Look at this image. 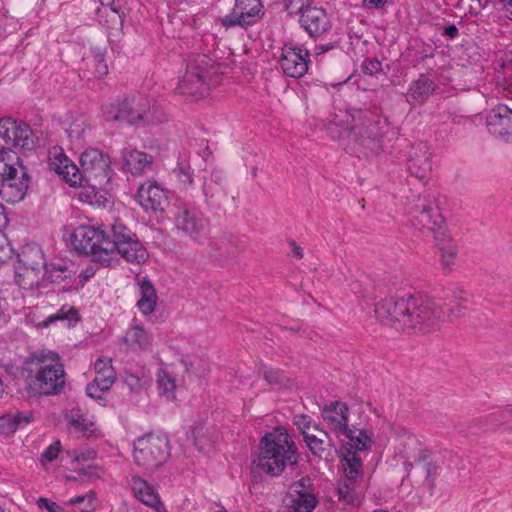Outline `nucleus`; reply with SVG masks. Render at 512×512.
Here are the masks:
<instances>
[{
	"label": "nucleus",
	"mask_w": 512,
	"mask_h": 512,
	"mask_svg": "<svg viewBox=\"0 0 512 512\" xmlns=\"http://www.w3.org/2000/svg\"><path fill=\"white\" fill-rule=\"evenodd\" d=\"M502 3V9L507 17L512 21V0H499Z\"/></svg>",
	"instance_id": "obj_61"
},
{
	"label": "nucleus",
	"mask_w": 512,
	"mask_h": 512,
	"mask_svg": "<svg viewBox=\"0 0 512 512\" xmlns=\"http://www.w3.org/2000/svg\"><path fill=\"white\" fill-rule=\"evenodd\" d=\"M102 115L106 121H121V103H108L102 106Z\"/></svg>",
	"instance_id": "obj_45"
},
{
	"label": "nucleus",
	"mask_w": 512,
	"mask_h": 512,
	"mask_svg": "<svg viewBox=\"0 0 512 512\" xmlns=\"http://www.w3.org/2000/svg\"><path fill=\"white\" fill-rule=\"evenodd\" d=\"M78 312L74 307L63 305L56 313L49 315L46 319L35 322L37 328H46L59 320L77 321Z\"/></svg>",
	"instance_id": "obj_37"
},
{
	"label": "nucleus",
	"mask_w": 512,
	"mask_h": 512,
	"mask_svg": "<svg viewBox=\"0 0 512 512\" xmlns=\"http://www.w3.org/2000/svg\"><path fill=\"white\" fill-rule=\"evenodd\" d=\"M221 175L218 172H213L209 179L203 183V193L205 202L213 207H220L226 198V191L220 183Z\"/></svg>",
	"instance_id": "obj_28"
},
{
	"label": "nucleus",
	"mask_w": 512,
	"mask_h": 512,
	"mask_svg": "<svg viewBox=\"0 0 512 512\" xmlns=\"http://www.w3.org/2000/svg\"><path fill=\"white\" fill-rule=\"evenodd\" d=\"M151 336L139 325L132 326L124 337L125 343L133 350H146L151 345Z\"/></svg>",
	"instance_id": "obj_32"
},
{
	"label": "nucleus",
	"mask_w": 512,
	"mask_h": 512,
	"mask_svg": "<svg viewBox=\"0 0 512 512\" xmlns=\"http://www.w3.org/2000/svg\"><path fill=\"white\" fill-rule=\"evenodd\" d=\"M342 466L345 475L343 480L358 484V481L362 478V462L358 454L356 452H348L343 459Z\"/></svg>",
	"instance_id": "obj_33"
},
{
	"label": "nucleus",
	"mask_w": 512,
	"mask_h": 512,
	"mask_svg": "<svg viewBox=\"0 0 512 512\" xmlns=\"http://www.w3.org/2000/svg\"><path fill=\"white\" fill-rule=\"evenodd\" d=\"M102 5L109 6L110 11L112 12V22L117 23L121 22V17L118 13V7L115 5L114 0H100Z\"/></svg>",
	"instance_id": "obj_57"
},
{
	"label": "nucleus",
	"mask_w": 512,
	"mask_h": 512,
	"mask_svg": "<svg viewBox=\"0 0 512 512\" xmlns=\"http://www.w3.org/2000/svg\"><path fill=\"white\" fill-rule=\"evenodd\" d=\"M35 418V414L32 411H19L12 414V420L15 425V429L27 426Z\"/></svg>",
	"instance_id": "obj_48"
},
{
	"label": "nucleus",
	"mask_w": 512,
	"mask_h": 512,
	"mask_svg": "<svg viewBox=\"0 0 512 512\" xmlns=\"http://www.w3.org/2000/svg\"><path fill=\"white\" fill-rule=\"evenodd\" d=\"M93 61L95 63V72L102 77L108 74V66L104 61V52L97 48L94 50Z\"/></svg>",
	"instance_id": "obj_50"
},
{
	"label": "nucleus",
	"mask_w": 512,
	"mask_h": 512,
	"mask_svg": "<svg viewBox=\"0 0 512 512\" xmlns=\"http://www.w3.org/2000/svg\"><path fill=\"white\" fill-rule=\"evenodd\" d=\"M304 441L311 453L320 459L328 460L336 451L327 432H320L318 435L308 434Z\"/></svg>",
	"instance_id": "obj_25"
},
{
	"label": "nucleus",
	"mask_w": 512,
	"mask_h": 512,
	"mask_svg": "<svg viewBox=\"0 0 512 512\" xmlns=\"http://www.w3.org/2000/svg\"><path fill=\"white\" fill-rule=\"evenodd\" d=\"M130 487L134 497L155 512H167L156 488L139 476H132Z\"/></svg>",
	"instance_id": "obj_20"
},
{
	"label": "nucleus",
	"mask_w": 512,
	"mask_h": 512,
	"mask_svg": "<svg viewBox=\"0 0 512 512\" xmlns=\"http://www.w3.org/2000/svg\"><path fill=\"white\" fill-rule=\"evenodd\" d=\"M173 221L178 233L194 242L200 243L207 237L208 220L193 208L177 207Z\"/></svg>",
	"instance_id": "obj_12"
},
{
	"label": "nucleus",
	"mask_w": 512,
	"mask_h": 512,
	"mask_svg": "<svg viewBox=\"0 0 512 512\" xmlns=\"http://www.w3.org/2000/svg\"><path fill=\"white\" fill-rule=\"evenodd\" d=\"M88 499L89 508H93V502L96 500V494L93 491H90L87 495L76 496L68 501L69 505H77Z\"/></svg>",
	"instance_id": "obj_54"
},
{
	"label": "nucleus",
	"mask_w": 512,
	"mask_h": 512,
	"mask_svg": "<svg viewBox=\"0 0 512 512\" xmlns=\"http://www.w3.org/2000/svg\"><path fill=\"white\" fill-rule=\"evenodd\" d=\"M173 173L184 186L193 184V169L186 160H179L177 166L173 169Z\"/></svg>",
	"instance_id": "obj_42"
},
{
	"label": "nucleus",
	"mask_w": 512,
	"mask_h": 512,
	"mask_svg": "<svg viewBox=\"0 0 512 512\" xmlns=\"http://www.w3.org/2000/svg\"><path fill=\"white\" fill-rule=\"evenodd\" d=\"M443 35H446L450 38H455L458 35V29L455 25H449L445 28Z\"/></svg>",
	"instance_id": "obj_63"
},
{
	"label": "nucleus",
	"mask_w": 512,
	"mask_h": 512,
	"mask_svg": "<svg viewBox=\"0 0 512 512\" xmlns=\"http://www.w3.org/2000/svg\"><path fill=\"white\" fill-rule=\"evenodd\" d=\"M307 431H308L307 433L314 434V435H318V433H320V432H326L315 421L313 422V424L309 427V429Z\"/></svg>",
	"instance_id": "obj_64"
},
{
	"label": "nucleus",
	"mask_w": 512,
	"mask_h": 512,
	"mask_svg": "<svg viewBox=\"0 0 512 512\" xmlns=\"http://www.w3.org/2000/svg\"><path fill=\"white\" fill-rule=\"evenodd\" d=\"M178 380L174 377L173 372L169 367L161 368L157 375L158 390L161 395L167 399L172 400L175 398V389Z\"/></svg>",
	"instance_id": "obj_34"
},
{
	"label": "nucleus",
	"mask_w": 512,
	"mask_h": 512,
	"mask_svg": "<svg viewBox=\"0 0 512 512\" xmlns=\"http://www.w3.org/2000/svg\"><path fill=\"white\" fill-rule=\"evenodd\" d=\"M312 0H287L285 4L286 10L289 14H298L302 15V12L306 10L307 7H310L309 4Z\"/></svg>",
	"instance_id": "obj_51"
},
{
	"label": "nucleus",
	"mask_w": 512,
	"mask_h": 512,
	"mask_svg": "<svg viewBox=\"0 0 512 512\" xmlns=\"http://www.w3.org/2000/svg\"><path fill=\"white\" fill-rule=\"evenodd\" d=\"M218 83V80L204 79L198 74H194L192 69L190 72H185L183 77L179 79L176 91L178 94L194 101L206 97L211 88Z\"/></svg>",
	"instance_id": "obj_14"
},
{
	"label": "nucleus",
	"mask_w": 512,
	"mask_h": 512,
	"mask_svg": "<svg viewBox=\"0 0 512 512\" xmlns=\"http://www.w3.org/2000/svg\"><path fill=\"white\" fill-rule=\"evenodd\" d=\"M322 416L331 431L341 436L347 433L349 408L344 402H334L327 405L322 410Z\"/></svg>",
	"instance_id": "obj_23"
},
{
	"label": "nucleus",
	"mask_w": 512,
	"mask_h": 512,
	"mask_svg": "<svg viewBox=\"0 0 512 512\" xmlns=\"http://www.w3.org/2000/svg\"><path fill=\"white\" fill-rule=\"evenodd\" d=\"M116 378H109L108 375L97 376L86 387V393L89 397L94 399L102 398V395L107 392L114 384Z\"/></svg>",
	"instance_id": "obj_38"
},
{
	"label": "nucleus",
	"mask_w": 512,
	"mask_h": 512,
	"mask_svg": "<svg viewBox=\"0 0 512 512\" xmlns=\"http://www.w3.org/2000/svg\"><path fill=\"white\" fill-rule=\"evenodd\" d=\"M407 214L412 226L435 239L441 232H447L439 209L426 196H415L408 203Z\"/></svg>",
	"instance_id": "obj_8"
},
{
	"label": "nucleus",
	"mask_w": 512,
	"mask_h": 512,
	"mask_svg": "<svg viewBox=\"0 0 512 512\" xmlns=\"http://www.w3.org/2000/svg\"><path fill=\"white\" fill-rule=\"evenodd\" d=\"M382 70V64L377 59L368 60L364 65V71L370 75L376 74Z\"/></svg>",
	"instance_id": "obj_55"
},
{
	"label": "nucleus",
	"mask_w": 512,
	"mask_h": 512,
	"mask_svg": "<svg viewBox=\"0 0 512 512\" xmlns=\"http://www.w3.org/2000/svg\"><path fill=\"white\" fill-rule=\"evenodd\" d=\"M123 382L132 395H139L149 385L148 378L139 377L131 373L124 375Z\"/></svg>",
	"instance_id": "obj_41"
},
{
	"label": "nucleus",
	"mask_w": 512,
	"mask_h": 512,
	"mask_svg": "<svg viewBox=\"0 0 512 512\" xmlns=\"http://www.w3.org/2000/svg\"><path fill=\"white\" fill-rule=\"evenodd\" d=\"M309 53L300 47L285 45L279 59L283 73L292 78L302 77L308 70Z\"/></svg>",
	"instance_id": "obj_15"
},
{
	"label": "nucleus",
	"mask_w": 512,
	"mask_h": 512,
	"mask_svg": "<svg viewBox=\"0 0 512 512\" xmlns=\"http://www.w3.org/2000/svg\"><path fill=\"white\" fill-rule=\"evenodd\" d=\"M487 127L491 134L512 142V109L498 105L487 115Z\"/></svg>",
	"instance_id": "obj_19"
},
{
	"label": "nucleus",
	"mask_w": 512,
	"mask_h": 512,
	"mask_svg": "<svg viewBox=\"0 0 512 512\" xmlns=\"http://www.w3.org/2000/svg\"><path fill=\"white\" fill-rule=\"evenodd\" d=\"M101 469L96 466H88L86 468H83L79 471L80 475L87 476L89 478H99L101 476L100 474Z\"/></svg>",
	"instance_id": "obj_58"
},
{
	"label": "nucleus",
	"mask_w": 512,
	"mask_h": 512,
	"mask_svg": "<svg viewBox=\"0 0 512 512\" xmlns=\"http://www.w3.org/2000/svg\"><path fill=\"white\" fill-rule=\"evenodd\" d=\"M350 115L355 124L349 133V150L358 156L377 155L387 143V120L361 109H351Z\"/></svg>",
	"instance_id": "obj_4"
},
{
	"label": "nucleus",
	"mask_w": 512,
	"mask_h": 512,
	"mask_svg": "<svg viewBox=\"0 0 512 512\" xmlns=\"http://www.w3.org/2000/svg\"><path fill=\"white\" fill-rule=\"evenodd\" d=\"M140 298L137 301V307L145 314L154 312L157 304V294L152 283L145 277L138 279Z\"/></svg>",
	"instance_id": "obj_29"
},
{
	"label": "nucleus",
	"mask_w": 512,
	"mask_h": 512,
	"mask_svg": "<svg viewBox=\"0 0 512 512\" xmlns=\"http://www.w3.org/2000/svg\"><path fill=\"white\" fill-rule=\"evenodd\" d=\"M192 69L194 74H198L204 79L220 80L216 61L206 54H193L188 57L185 72H190Z\"/></svg>",
	"instance_id": "obj_24"
},
{
	"label": "nucleus",
	"mask_w": 512,
	"mask_h": 512,
	"mask_svg": "<svg viewBox=\"0 0 512 512\" xmlns=\"http://www.w3.org/2000/svg\"><path fill=\"white\" fill-rule=\"evenodd\" d=\"M387 0H363V7L365 8H381L386 4Z\"/></svg>",
	"instance_id": "obj_60"
},
{
	"label": "nucleus",
	"mask_w": 512,
	"mask_h": 512,
	"mask_svg": "<svg viewBox=\"0 0 512 512\" xmlns=\"http://www.w3.org/2000/svg\"><path fill=\"white\" fill-rule=\"evenodd\" d=\"M16 432L12 413L0 416V435H12Z\"/></svg>",
	"instance_id": "obj_52"
},
{
	"label": "nucleus",
	"mask_w": 512,
	"mask_h": 512,
	"mask_svg": "<svg viewBox=\"0 0 512 512\" xmlns=\"http://www.w3.org/2000/svg\"><path fill=\"white\" fill-rule=\"evenodd\" d=\"M37 505L39 508H45L49 512H64L63 508H61L57 503L47 498H39L37 500Z\"/></svg>",
	"instance_id": "obj_53"
},
{
	"label": "nucleus",
	"mask_w": 512,
	"mask_h": 512,
	"mask_svg": "<svg viewBox=\"0 0 512 512\" xmlns=\"http://www.w3.org/2000/svg\"><path fill=\"white\" fill-rule=\"evenodd\" d=\"M344 436L349 440V445L356 451H364L370 447L371 438L362 429H347V433H343Z\"/></svg>",
	"instance_id": "obj_39"
},
{
	"label": "nucleus",
	"mask_w": 512,
	"mask_h": 512,
	"mask_svg": "<svg viewBox=\"0 0 512 512\" xmlns=\"http://www.w3.org/2000/svg\"><path fill=\"white\" fill-rule=\"evenodd\" d=\"M72 244L78 252L91 256L94 262L110 266L113 262L112 239L105 231L90 225L77 227L72 234Z\"/></svg>",
	"instance_id": "obj_7"
},
{
	"label": "nucleus",
	"mask_w": 512,
	"mask_h": 512,
	"mask_svg": "<svg viewBox=\"0 0 512 512\" xmlns=\"http://www.w3.org/2000/svg\"><path fill=\"white\" fill-rule=\"evenodd\" d=\"M29 177L19 157L9 148L0 149V196L7 203L21 201L28 189Z\"/></svg>",
	"instance_id": "obj_6"
},
{
	"label": "nucleus",
	"mask_w": 512,
	"mask_h": 512,
	"mask_svg": "<svg viewBox=\"0 0 512 512\" xmlns=\"http://www.w3.org/2000/svg\"><path fill=\"white\" fill-rule=\"evenodd\" d=\"M416 465L420 466L421 468H423L426 471V473H427L426 478L427 479L431 478L432 473L435 470V466L432 463H426L424 460L419 458L418 461L416 462Z\"/></svg>",
	"instance_id": "obj_59"
},
{
	"label": "nucleus",
	"mask_w": 512,
	"mask_h": 512,
	"mask_svg": "<svg viewBox=\"0 0 512 512\" xmlns=\"http://www.w3.org/2000/svg\"><path fill=\"white\" fill-rule=\"evenodd\" d=\"M142 114V123L145 124L155 125L162 123L167 119V115L162 106L156 103L151 104L149 99H147V106L143 109Z\"/></svg>",
	"instance_id": "obj_40"
},
{
	"label": "nucleus",
	"mask_w": 512,
	"mask_h": 512,
	"mask_svg": "<svg viewBox=\"0 0 512 512\" xmlns=\"http://www.w3.org/2000/svg\"><path fill=\"white\" fill-rule=\"evenodd\" d=\"M299 22L307 33L313 37L322 35L331 27L328 14L320 7H307L306 10L302 12Z\"/></svg>",
	"instance_id": "obj_22"
},
{
	"label": "nucleus",
	"mask_w": 512,
	"mask_h": 512,
	"mask_svg": "<svg viewBox=\"0 0 512 512\" xmlns=\"http://www.w3.org/2000/svg\"><path fill=\"white\" fill-rule=\"evenodd\" d=\"M23 374L29 395H57L66 384L60 356L48 350L32 353L24 362Z\"/></svg>",
	"instance_id": "obj_3"
},
{
	"label": "nucleus",
	"mask_w": 512,
	"mask_h": 512,
	"mask_svg": "<svg viewBox=\"0 0 512 512\" xmlns=\"http://www.w3.org/2000/svg\"><path fill=\"white\" fill-rule=\"evenodd\" d=\"M435 85L433 81L424 75H421L415 82L410 86L407 94V100H411L417 103H423L429 95L433 92Z\"/></svg>",
	"instance_id": "obj_31"
},
{
	"label": "nucleus",
	"mask_w": 512,
	"mask_h": 512,
	"mask_svg": "<svg viewBox=\"0 0 512 512\" xmlns=\"http://www.w3.org/2000/svg\"><path fill=\"white\" fill-rule=\"evenodd\" d=\"M32 130L28 124L11 118L0 119V137L7 145L31 150L34 146Z\"/></svg>",
	"instance_id": "obj_13"
},
{
	"label": "nucleus",
	"mask_w": 512,
	"mask_h": 512,
	"mask_svg": "<svg viewBox=\"0 0 512 512\" xmlns=\"http://www.w3.org/2000/svg\"><path fill=\"white\" fill-rule=\"evenodd\" d=\"M70 424L71 426L81 430V431H90V428L89 426L92 425L91 423H88L87 420L85 418H83L82 416H79L77 418H72L70 420Z\"/></svg>",
	"instance_id": "obj_56"
},
{
	"label": "nucleus",
	"mask_w": 512,
	"mask_h": 512,
	"mask_svg": "<svg viewBox=\"0 0 512 512\" xmlns=\"http://www.w3.org/2000/svg\"><path fill=\"white\" fill-rule=\"evenodd\" d=\"M436 246L441 251V263L445 269H450L457 256V247L448 232L441 234L434 239Z\"/></svg>",
	"instance_id": "obj_30"
},
{
	"label": "nucleus",
	"mask_w": 512,
	"mask_h": 512,
	"mask_svg": "<svg viewBox=\"0 0 512 512\" xmlns=\"http://www.w3.org/2000/svg\"><path fill=\"white\" fill-rule=\"evenodd\" d=\"M169 457L170 446L165 436L149 433L139 437L134 443V462L146 470L159 468Z\"/></svg>",
	"instance_id": "obj_9"
},
{
	"label": "nucleus",
	"mask_w": 512,
	"mask_h": 512,
	"mask_svg": "<svg viewBox=\"0 0 512 512\" xmlns=\"http://www.w3.org/2000/svg\"><path fill=\"white\" fill-rule=\"evenodd\" d=\"M45 267L44 253L39 245L31 243L23 246L15 265L18 284L24 289L38 286L44 276Z\"/></svg>",
	"instance_id": "obj_10"
},
{
	"label": "nucleus",
	"mask_w": 512,
	"mask_h": 512,
	"mask_svg": "<svg viewBox=\"0 0 512 512\" xmlns=\"http://www.w3.org/2000/svg\"><path fill=\"white\" fill-rule=\"evenodd\" d=\"M467 296L463 289L457 288L452 292L451 299L449 300L448 317L459 318L467 309Z\"/></svg>",
	"instance_id": "obj_36"
},
{
	"label": "nucleus",
	"mask_w": 512,
	"mask_h": 512,
	"mask_svg": "<svg viewBox=\"0 0 512 512\" xmlns=\"http://www.w3.org/2000/svg\"><path fill=\"white\" fill-rule=\"evenodd\" d=\"M62 445L60 440L54 441L51 445H49L45 451L42 453L40 457V462L44 466L46 462H52L57 459Z\"/></svg>",
	"instance_id": "obj_46"
},
{
	"label": "nucleus",
	"mask_w": 512,
	"mask_h": 512,
	"mask_svg": "<svg viewBox=\"0 0 512 512\" xmlns=\"http://www.w3.org/2000/svg\"><path fill=\"white\" fill-rule=\"evenodd\" d=\"M112 359L107 356L98 358L94 364V369L97 376L108 375L109 378H115V372L112 367Z\"/></svg>",
	"instance_id": "obj_44"
},
{
	"label": "nucleus",
	"mask_w": 512,
	"mask_h": 512,
	"mask_svg": "<svg viewBox=\"0 0 512 512\" xmlns=\"http://www.w3.org/2000/svg\"><path fill=\"white\" fill-rule=\"evenodd\" d=\"M262 4L260 0H236L232 12L224 18L227 26L246 27L260 19Z\"/></svg>",
	"instance_id": "obj_16"
},
{
	"label": "nucleus",
	"mask_w": 512,
	"mask_h": 512,
	"mask_svg": "<svg viewBox=\"0 0 512 512\" xmlns=\"http://www.w3.org/2000/svg\"><path fill=\"white\" fill-rule=\"evenodd\" d=\"M136 199L145 211L155 213L163 212L168 205V196L156 181L143 183L137 191Z\"/></svg>",
	"instance_id": "obj_17"
},
{
	"label": "nucleus",
	"mask_w": 512,
	"mask_h": 512,
	"mask_svg": "<svg viewBox=\"0 0 512 512\" xmlns=\"http://www.w3.org/2000/svg\"><path fill=\"white\" fill-rule=\"evenodd\" d=\"M407 166L410 174L416 178L424 180L428 177L432 170V163L431 152L426 143L418 142L411 146Z\"/></svg>",
	"instance_id": "obj_18"
},
{
	"label": "nucleus",
	"mask_w": 512,
	"mask_h": 512,
	"mask_svg": "<svg viewBox=\"0 0 512 512\" xmlns=\"http://www.w3.org/2000/svg\"><path fill=\"white\" fill-rule=\"evenodd\" d=\"M297 446L284 427H276L265 434L259 444L256 466L270 476L277 477L287 466L298 463Z\"/></svg>",
	"instance_id": "obj_5"
},
{
	"label": "nucleus",
	"mask_w": 512,
	"mask_h": 512,
	"mask_svg": "<svg viewBox=\"0 0 512 512\" xmlns=\"http://www.w3.org/2000/svg\"><path fill=\"white\" fill-rule=\"evenodd\" d=\"M337 492L339 500L345 504L358 505L361 501V492L354 482L340 480Z\"/></svg>",
	"instance_id": "obj_35"
},
{
	"label": "nucleus",
	"mask_w": 512,
	"mask_h": 512,
	"mask_svg": "<svg viewBox=\"0 0 512 512\" xmlns=\"http://www.w3.org/2000/svg\"><path fill=\"white\" fill-rule=\"evenodd\" d=\"M113 247V261L116 253L121 255L127 262L134 264L144 263L149 255L143 244L134 234L118 219L111 225Z\"/></svg>",
	"instance_id": "obj_11"
},
{
	"label": "nucleus",
	"mask_w": 512,
	"mask_h": 512,
	"mask_svg": "<svg viewBox=\"0 0 512 512\" xmlns=\"http://www.w3.org/2000/svg\"><path fill=\"white\" fill-rule=\"evenodd\" d=\"M374 311L383 324L408 333L433 332L439 329L444 318L441 305L421 295L382 299Z\"/></svg>",
	"instance_id": "obj_1"
},
{
	"label": "nucleus",
	"mask_w": 512,
	"mask_h": 512,
	"mask_svg": "<svg viewBox=\"0 0 512 512\" xmlns=\"http://www.w3.org/2000/svg\"><path fill=\"white\" fill-rule=\"evenodd\" d=\"M80 167L72 163L62 150L50 151L49 167L71 186L102 188L111 178L110 158L101 150L88 148L80 156Z\"/></svg>",
	"instance_id": "obj_2"
},
{
	"label": "nucleus",
	"mask_w": 512,
	"mask_h": 512,
	"mask_svg": "<svg viewBox=\"0 0 512 512\" xmlns=\"http://www.w3.org/2000/svg\"><path fill=\"white\" fill-rule=\"evenodd\" d=\"M123 168L132 175H140L150 169L153 157L138 150H124L122 153Z\"/></svg>",
	"instance_id": "obj_26"
},
{
	"label": "nucleus",
	"mask_w": 512,
	"mask_h": 512,
	"mask_svg": "<svg viewBox=\"0 0 512 512\" xmlns=\"http://www.w3.org/2000/svg\"><path fill=\"white\" fill-rule=\"evenodd\" d=\"M334 48V45L329 43V44H325V45H317L315 47V53L316 55H322L324 53H326L327 51L331 50Z\"/></svg>",
	"instance_id": "obj_62"
},
{
	"label": "nucleus",
	"mask_w": 512,
	"mask_h": 512,
	"mask_svg": "<svg viewBox=\"0 0 512 512\" xmlns=\"http://www.w3.org/2000/svg\"><path fill=\"white\" fill-rule=\"evenodd\" d=\"M316 503L315 495L308 490L303 479L291 485L287 495L289 512H312Z\"/></svg>",
	"instance_id": "obj_21"
},
{
	"label": "nucleus",
	"mask_w": 512,
	"mask_h": 512,
	"mask_svg": "<svg viewBox=\"0 0 512 512\" xmlns=\"http://www.w3.org/2000/svg\"><path fill=\"white\" fill-rule=\"evenodd\" d=\"M314 420L305 414H298L294 416L293 423L298 431L303 435V439L309 434L307 433L309 427L313 424Z\"/></svg>",
	"instance_id": "obj_49"
},
{
	"label": "nucleus",
	"mask_w": 512,
	"mask_h": 512,
	"mask_svg": "<svg viewBox=\"0 0 512 512\" xmlns=\"http://www.w3.org/2000/svg\"><path fill=\"white\" fill-rule=\"evenodd\" d=\"M263 376L267 383L270 385H281L285 380L284 373L281 370L275 368L266 367L263 370Z\"/></svg>",
	"instance_id": "obj_47"
},
{
	"label": "nucleus",
	"mask_w": 512,
	"mask_h": 512,
	"mask_svg": "<svg viewBox=\"0 0 512 512\" xmlns=\"http://www.w3.org/2000/svg\"><path fill=\"white\" fill-rule=\"evenodd\" d=\"M90 129V124L88 120L81 116L76 118L69 126L67 132L70 138H81L85 132Z\"/></svg>",
	"instance_id": "obj_43"
},
{
	"label": "nucleus",
	"mask_w": 512,
	"mask_h": 512,
	"mask_svg": "<svg viewBox=\"0 0 512 512\" xmlns=\"http://www.w3.org/2000/svg\"><path fill=\"white\" fill-rule=\"evenodd\" d=\"M147 106V98L131 97L121 102V122L137 124L142 122L143 109Z\"/></svg>",
	"instance_id": "obj_27"
}]
</instances>
